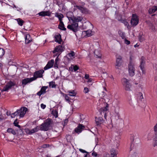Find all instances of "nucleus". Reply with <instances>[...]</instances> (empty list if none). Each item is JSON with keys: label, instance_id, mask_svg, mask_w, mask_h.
I'll list each match as a JSON object with an SVG mask.
<instances>
[{"label": "nucleus", "instance_id": "22", "mask_svg": "<svg viewBox=\"0 0 157 157\" xmlns=\"http://www.w3.org/2000/svg\"><path fill=\"white\" fill-rule=\"evenodd\" d=\"M59 29L63 30H65L66 29L64 27V24L62 21H60V24L58 27Z\"/></svg>", "mask_w": 157, "mask_h": 157}, {"label": "nucleus", "instance_id": "15", "mask_svg": "<svg viewBox=\"0 0 157 157\" xmlns=\"http://www.w3.org/2000/svg\"><path fill=\"white\" fill-rule=\"evenodd\" d=\"M44 72V71L43 70H41L35 72L34 73V76L37 78H41L43 76L42 74Z\"/></svg>", "mask_w": 157, "mask_h": 157}, {"label": "nucleus", "instance_id": "28", "mask_svg": "<svg viewBox=\"0 0 157 157\" xmlns=\"http://www.w3.org/2000/svg\"><path fill=\"white\" fill-rule=\"evenodd\" d=\"M52 114L56 118L58 117V112L56 109H53L52 111Z\"/></svg>", "mask_w": 157, "mask_h": 157}, {"label": "nucleus", "instance_id": "25", "mask_svg": "<svg viewBox=\"0 0 157 157\" xmlns=\"http://www.w3.org/2000/svg\"><path fill=\"white\" fill-rule=\"evenodd\" d=\"M29 82V78H25L22 81V84L23 86Z\"/></svg>", "mask_w": 157, "mask_h": 157}, {"label": "nucleus", "instance_id": "19", "mask_svg": "<svg viewBox=\"0 0 157 157\" xmlns=\"http://www.w3.org/2000/svg\"><path fill=\"white\" fill-rule=\"evenodd\" d=\"M55 41L60 44L62 41L61 36L60 34L56 35L55 36Z\"/></svg>", "mask_w": 157, "mask_h": 157}, {"label": "nucleus", "instance_id": "26", "mask_svg": "<svg viewBox=\"0 0 157 157\" xmlns=\"http://www.w3.org/2000/svg\"><path fill=\"white\" fill-rule=\"evenodd\" d=\"M157 10H156V7H155L154 6L150 8L148 11L150 14H152L155 12Z\"/></svg>", "mask_w": 157, "mask_h": 157}, {"label": "nucleus", "instance_id": "54", "mask_svg": "<svg viewBox=\"0 0 157 157\" xmlns=\"http://www.w3.org/2000/svg\"><path fill=\"white\" fill-rule=\"evenodd\" d=\"M25 131L27 133L29 134V129L27 128L25 129Z\"/></svg>", "mask_w": 157, "mask_h": 157}, {"label": "nucleus", "instance_id": "23", "mask_svg": "<svg viewBox=\"0 0 157 157\" xmlns=\"http://www.w3.org/2000/svg\"><path fill=\"white\" fill-rule=\"evenodd\" d=\"M55 16L59 18V21H62V18L63 17V15L62 14L59 13H55Z\"/></svg>", "mask_w": 157, "mask_h": 157}, {"label": "nucleus", "instance_id": "56", "mask_svg": "<svg viewBox=\"0 0 157 157\" xmlns=\"http://www.w3.org/2000/svg\"><path fill=\"white\" fill-rule=\"evenodd\" d=\"M154 140H156L157 141V132H155V137L154 139Z\"/></svg>", "mask_w": 157, "mask_h": 157}, {"label": "nucleus", "instance_id": "44", "mask_svg": "<svg viewBox=\"0 0 157 157\" xmlns=\"http://www.w3.org/2000/svg\"><path fill=\"white\" fill-rule=\"evenodd\" d=\"M113 127V124L112 122H111L110 124H109L108 125V128L110 129H111Z\"/></svg>", "mask_w": 157, "mask_h": 157}, {"label": "nucleus", "instance_id": "10", "mask_svg": "<svg viewBox=\"0 0 157 157\" xmlns=\"http://www.w3.org/2000/svg\"><path fill=\"white\" fill-rule=\"evenodd\" d=\"M139 21L138 17L135 14H133L131 21V25L133 26L136 25L138 23Z\"/></svg>", "mask_w": 157, "mask_h": 157}, {"label": "nucleus", "instance_id": "34", "mask_svg": "<svg viewBox=\"0 0 157 157\" xmlns=\"http://www.w3.org/2000/svg\"><path fill=\"white\" fill-rule=\"evenodd\" d=\"M7 131L8 132L12 133L13 135L16 134V132L15 131L11 128H8L7 130Z\"/></svg>", "mask_w": 157, "mask_h": 157}, {"label": "nucleus", "instance_id": "64", "mask_svg": "<svg viewBox=\"0 0 157 157\" xmlns=\"http://www.w3.org/2000/svg\"><path fill=\"white\" fill-rule=\"evenodd\" d=\"M57 57L56 58V59H55V62H56V63H57L58 60H59V58H58V57L59 56H57Z\"/></svg>", "mask_w": 157, "mask_h": 157}, {"label": "nucleus", "instance_id": "3", "mask_svg": "<svg viewBox=\"0 0 157 157\" xmlns=\"http://www.w3.org/2000/svg\"><path fill=\"white\" fill-rule=\"evenodd\" d=\"M28 109L25 107H22L20 109H17L14 113L11 115L12 118H14L15 117H19L20 118L23 117L26 114Z\"/></svg>", "mask_w": 157, "mask_h": 157}, {"label": "nucleus", "instance_id": "14", "mask_svg": "<svg viewBox=\"0 0 157 157\" xmlns=\"http://www.w3.org/2000/svg\"><path fill=\"white\" fill-rule=\"evenodd\" d=\"M48 88V86H43L40 90L37 93V95L40 96L42 94H45L46 93V90Z\"/></svg>", "mask_w": 157, "mask_h": 157}, {"label": "nucleus", "instance_id": "59", "mask_svg": "<svg viewBox=\"0 0 157 157\" xmlns=\"http://www.w3.org/2000/svg\"><path fill=\"white\" fill-rule=\"evenodd\" d=\"M155 142L154 143V144H153V145L154 147H155V146H156L157 145V141L155 140Z\"/></svg>", "mask_w": 157, "mask_h": 157}, {"label": "nucleus", "instance_id": "39", "mask_svg": "<svg viewBox=\"0 0 157 157\" xmlns=\"http://www.w3.org/2000/svg\"><path fill=\"white\" fill-rule=\"evenodd\" d=\"M89 90L87 87H85L84 88L83 92L85 93H87L89 92Z\"/></svg>", "mask_w": 157, "mask_h": 157}, {"label": "nucleus", "instance_id": "27", "mask_svg": "<svg viewBox=\"0 0 157 157\" xmlns=\"http://www.w3.org/2000/svg\"><path fill=\"white\" fill-rule=\"evenodd\" d=\"M117 153L114 149H112L111 150V157H116Z\"/></svg>", "mask_w": 157, "mask_h": 157}, {"label": "nucleus", "instance_id": "46", "mask_svg": "<svg viewBox=\"0 0 157 157\" xmlns=\"http://www.w3.org/2000/svg\"><path fill=\"white\" fill-rule=\"evenodd\" d=\"M105 101V100L102 98H101L99 100V102L100 103H101L102 102L104 103Z\"/></svg>", "mask_w": 157, "mask_h": 157}, {"label": "nucleus", "instance_id": "6", "mask_svg": "<svg viewBox=\"0 0 157 157\" xmlns=\"http://www.w3.org/2000/svg\"><path fill=\"white\" fill-rule=\"evenodd\" d=\"M73 5L74 10H75L77 9L83 14H88L90 13L89 10L86 8L77 5L75 3Z\"/></svg>", "mask_w": 157, "mask_h": 157}, {"label": "nucleus", "instance_id": "62", "mask_svg": "<svg viewBox=\"0 0 157 157\" xmlns=\"http://www.w3.org/2000/svg\"><path fill=\"white\" fill-rule=\"evenodd\" d=\"M137 156V153L136 152L134 153V154L132 155V157H136Z\"/></svg>", "mask_w": 157, "mask_h": 157}, {"label": "nucleus", "instance_id": "43", "mask_svg": "<svg viewBox=\"0 0 157 157\" xmlns=\"http://www.w3.org/2000/svg\"><path fill=\"white\" fill-rule=\"evenodd\" d=\"M79 151L82 153H88V152H87V151H86L85 150H83V149H79Z\"/></svg>", "mask_w": 157, "mask_h": 157}, {"label": "nucleus", "instance_id": "16", "mask_svg": "<svg viewBox=\"0 0 157 157\" xmlns=\"http://www.w3.org/2000/svg\"><path fill=\"white\" fill-rule=\"evenodd\" d=\"M122 57L121 56H119L117 58L116 64L115 67L117 69L118 68V67L121 66L122 63Z\"/></svg>", "mask_w": 157, "mask_h": 157}, {"label": "nucleus", "instance_id": "12", "mask_svg": "<svg viewBox=\"0 0 157 157\" xmlns=\"http://www.w3.org/2000/svg\"><path fill=\"white\" fill-rule=\"evenodd\" d=\"M106 105L105 107H103L100 109L99 111L100 113L102 114V113H107V112L109 110V105L107 103H106Z\"/></svg>", "mask_w": 157, "mask_h": 157}, {"label": "nucleus", "instance_id": "47", "mask_svg": "<svg viewBox=\"0 0 157 157\" xmlns=\"http://www.w3.org/2000/svg\"><path fill=\"white\" fill-rule=\"evenodd\" d=\"M125 43L127 44H129L130 43V42L129 41L127 40L125 38L124 39Z\"/></svg>", "mask_w": 157, "mask_h": 157}, {"label": "nucleus", "instance_id": "55", "mask_svg": "<svg viewBox=\"0 0 157 157\" xmlns=\"http://www.w3.org/2000/svg\"><path fill=\"white\" fill-rule=\"evenodd\" d=\"M122 22L125 25H128V22L126 21H123Z\"/></svg>", "mask_w": 157, "mask_h": 157}, {"label": "nucleus", "instance_id": "13", "mask_svg": "<svg viewBox=\"0 0 157 157\" xmlns=\"http://www.w3.org/2000/svg\"><path fill=\"white\" fill-rule=\"evenodd\" d=\"M54 61L53 59H52L49 61L46 66L44 67V69L45 70H48L52 67L54 65Z\"/></svg>", "mask_w": 157, "mask_h": 157}, {"label": "nucleus", "instance_id": "11", "mask_svg": "<svg viewBox=\"0 0 157 157\" xmlns=\"http://www.w3.org/2000/svg\"><path fill=\"white\" fill-rule=\"evenodd\" d=\"M85 126L82 124H79L75 128V131L77 133L79 134L81 133L82 131L84 129Z\"/></svg>", "mask_w": 157, "mask_h": 157}, {"label": "nucleus", "instance_id": "4", "mask_svg": "<svg viewBox=\"0 0 157 157\" xmlns=\"http://www.w3.org/2000/svg\"><path fill=\"white\" fill-rule=\"evenodd\" d=\"M130 61L128 65V69L129 75L131 76H133L135 75V63L132 61L131 58H130Z\"/></svg>", "mask_w": 157, "mask_h": 157}, {"label": "nucleus", "instance_id": "30", "mask_svg": "<svg viewBox=\"0 0 157 157\" xmlns=\"http://www.w3.org/2000/svg\"><path fill=\"white\" fill-rule=\"evenodd\" d=\"M69 95L71 96H75L76 94V93L74 90L68 91Z\"/></svg>", "mask_w": 157, "mask_h": 157}, {"label": "nucleus", "instance_id": "48", "mask_svg": "<svg viewBox=\"0 0 157 157\" xmlns=\"http://www.w3.org/2000/svg\"><path fill=\"white\" fill-rule=\"evenodd\" d=\"M48 147H49V145L48 144H44L41 146V147L44 148H46Z\"/></svg>", "mask_w": 157, "mask_h": 157}, {"label": "nucleus", "instance_id": "45", "mask_svg": "<svg viewBox=\"0 0 157 157\" xmlns=\"http://www.w3.org/2000/svg\"><path fill=\"white\" fill-rule=\"evenodd\" d=\"M37 78L34 75V77L32 78H30V82L35 80Z\"/></svg>", "mask_w": 157, "mask_h": 157}, {"label": "nucleus", "instance_id": "52", "mask_svg": "<svg viewBox=\"0 0 157 157\" xmlns=\"http://www.w3.org/2000/svg\"><path fill=\"white\" fill-rule=\"evenodd\" d=\"M133 144H132V143L130 145V151H131L133 149Z\"/></svg>", "mask_w": 157, "mask_h": 157}, {"label": "nucleus", "instance_id": "63", "mask_svg": "<svg viewBox=\"0 0 157 157\" xmlns=\"http://www.w3.org/2000/svg\"><path fill=\"white\" fill-rule=\"evenodd\" d=\"M13 124L15 126V125H16V124H18V122H17V120L14 121Z\"/></svg>", "mask_w": 157, "mask_h": 157}, {"label": "nucleus", "instance_id": "51", "mask_svg": "<svg viewBox=\"0 0 157 157\" xmlns=\"http://www.w3.org/2000/svg\"><path fill=\"white\" fill-rule=\"evenodd\" d=\"M54 67L55 68H58V64H57V63L55 62Z\"/></svg>", "mask_w": 157, "mask_h": 157}, {"label": "nucleus", "instance_id": "37", "mask_svg": "<svg viewBox=\"0 0 157 157\" xmlns=\"http://www.w3.org/2000/svg\"><path fill=\"white\" fill-rule=\"evenodd\" d=\"M137 95L138 97L139 98V99L141 100L144 99L143 94L141 92H139L137 94Z\"/></svg>", "mask_w": 157, "mask_h": 157}, {"label": "nucleus", "instance_id": "2", "mask_svg": "<svg viewBox=\"0 0 157 157\" xmlns=\"http://www.w3.org/2000/svg\"><path fill=\"white\" fill-rule=\"evenodd\" d=\"M53 124L52 119L48 118L40 126V129L42 131H47L51 127Z\"/></svg>", "mask_w": 157, "mask_h": 157}, {"label": "nucleus", "instance_id": "18", "mask_svg": "<svg viewBox=\"0 0 157 157\" xmlns=\"http://www.w3.org/2000/svg\"><path fill=\"white\" fill-rule=\"evenodd\" d=\"M40 16H49L51 14V12L49 11H42L38 14Z\"/></svg>", "mask_w": 157, "mask_h": 157}, {"label": "nucleus", "instance_id": "17", "mask_svg": "<svg viewBox=\"0 0 157 157\" xmlns=\"http://www.w3.org/2000/svg\"><path fill=\"white\" fill-rule=\"evenodd\" d=\"M95 119L96 123L97 125H100L104 121V120L101 117H99L97 118V117H95Z\"/></svg>", "mask_w": 157, "mask_h": 157}, {"label": "nucleus", "instance_id": "57", "mask_svg": "<svg viewBox=\"0 0 157 157\" xmlns=\"http://www.w3.org/2000/svg\"><path fill=\"white\" fill-rule=\"evenodd\" d=\"M139 86L140 87V89H141V90H139L140 91H142V90H143V88L142 87V86L141 84H139Z\"/></svg>", "mask_w": 157, "mask_h": 157}, {"label": "nucleus", "instance_id": "49", "mask_svg": "<svg viewBox=\"0 0 157 157\" xmlns=\"http://www.w3.org/2000/svg\"><path fill=\"white\" fill-rule=\"evenodd\" d=\"M40 106L41 108H42L43 109H44L46 107V105L43 103L41 104Z\"/></svg>", "mask_w": 157, "mask_h": 157}, {"label": "nucleus", "instance_id": "33", "mask_svg": "<svg viewBox=\"0 0 157 157\" xmlns=\"http://www.w3.org/2000/svg\"><path fill=\"white\" fill-rule=\"evenodd\" d=\"M5 53L4 50L0 48V58H2L4 55Z\"/></svg>", "mask_w": 157, "mask_h": 157}, {"label": "nucleus", "instance_id": "5", "mask_svg": "<svg viewBox=\"0 0 157 157\" xmlns=\"http://www.w3.org/2000/svg\"><path fill=\"white\" fill-rule=\"evenodd\" d=\"M64 46L63 45H60L56 46L53 51V53L54 54V56H59L61 53L64 50Z\"/></svg>", "mask_w": 157, "mask_h": 157}, {"label": "nucleus", "instance_id": "29", "mask_svg": "<svg viewBox=\"0 0 157 157\" xmlns=\"http://www.w3.org/2000/svg\"><path fill=\"white\" fill-rule=\"evenodd\" d=\"M118 33L122 39H124L125 38V33L121 31H119Z\"/></svg>", "mask_w": 157, "mask_h": 157}, {"label": "nucleus", "instance_id": "38", "mask_svg": "<svg viewBox=\"0 0 157 157\" xmlns=\"http://www.w3.org/2000/svg\"><path fill=\"white\" fill-rule=\"evenodd\" d=\"M38 130V128L37 127L33 129L31 131H30V133H33L37 132Z\"/></svg>", "mask_w": 157, "mask_h": 157}, {"label": "nucleus", "instance_id": "1", "mask_svg": "<svg viewBox=\"0 0 157 157\" xmlns=\"http://www.w3.org/2000/svg\"><path fill=\"white\" fill-rule=\"evenodd\" d=\"M82 20L83 17L82 16H73L71 20L73 23L71 25H67V29L75 33L78 30V23L81 22Z\"/></svg>", "mask_w": 157, "mask_h": 157}, {"label": "nucleus", "instance_id": "40", "mask_svg": "<svg viewBox=\"0 0 157 157\" xmlns=\"http://www.w3.org/2000/svg\"><path fill=\"white\" fill-rule=\"evenodd\" d=\"M92 155L94 157H99V155L97 154V152H95L94 151L92 153Z\"/></svg>", "mask_w": 157, "mask_h": 157}, {"label": "nucleus", "instance_id": "20", "mask_svg": "<svg viewBox=\"0 0 157 157\" xmlns=\"http://www.w3.org/2000/svg\"><path fill=\"white\" fill-rule=\"evenodd\" d=\"M73 16V13L71 11L68 12L66 14V16L69 21H71Z\"/></svg>", "mask_w": 157, "mask_h": 157}, {"label": "nucleus", "instance_id": "53", "mask_svg": "<svg viewBox=\"0 0 157 157\" xmlns=\"http://www.w3.org/2000/svg\"><path fill=\"white\" fill-rule=\"evenodd\" d=\"M85 78L86 79H89V75L88 74H86L85 76Z\"/></svg>", "mask_w": 157, "mask_h": 157}, {"label": "nucleus", "instance_id": "31", "mask_svg": "<svg viewBox=\"0 0 157 157\" xmlns=\"http://www.w3.org/2000/svg\"><path fill=\"white\" fill-rule=\"evenodd\" d=\"M29 35H25V43L26 44H28L29 43Z\"/></svg>", "mask_w": 157, "mask_h": 157}, {"label": "nucleus", "instance_id": "36", "mask_svg": "<svg viewBox=\"0 0 157 157\" xmlns=\"http://www.w3.org/2000/svg\"><path fill=\"white\" fill-rule=\"evenodd\" d=\"M68 56L71 58L72 57H74L75 56V53L73 51H71V52L68 54Z\"/></svg>", "mask_w": 157, "mask_h": 157}, {"label": "nucleus", "instance_id": "50", "mask_svg": "<svg viewBox=\"0 0 157 157\" xmlns=\"http://www.w3.org/2000/svg\"><path fill=\"white\" fill-rule=\"evenodd\" d=\"M154 130L155 132H157V123L154 126Z\"/></svg>", "mask_w": 157, "mask_h": 157}, {"label": "nucleus", "instance_id": "9", "mask_svg": "<svg viewBox=\"0 0 157 157\" xmlns=\"http://www.w3.org/2000/svg\"><path fill=\"white\" fill-rule=\"evenodd\" d=\"M145 59L143 57H141L140 59V69L142 71L143 74H145L146 73V71L144 68V66L145 64Z\"/></svg>", "mask_w": 157, "mask_h": 157}, {"label": "nucleus", "instance_id": "8", "mask_svg": "<svg viewBox=\"0 0 157 157\" xmlns=\"http://www.w3.org/2000/svg\"><path fill=\"white\" fill-rule=\"evenodd\" d=\"M16 85V82L14 81H10L7 82L6 86L4 87L2 91H8L11 89L12 87Z\"/></svg>", "mask_w": 157, "mask_h": 157}, {"label": "nucleus", "instance_id": "41", "mask_svg": "<svg viewBox=\"0 0 157 157\" xmlns=\"http://www.w3.org/2000/svg\"><path fill=\"white\" fill-rule=\"evenodd\" d=\"M73 67L74 71H76L78 69V67L76 65L73 66Z\"/></svg>", "mask_w": 157, "mask_h": 157}, {"label": "nucleus", "instance_id": "35", "mask_svg": "<svg viewBox=\"0 0 157 157\" xmlns=\"http://www.w3.org/2000/svg\"><path fill=\"white\" fill-rule=\"evenodd\" d=\"M18 22V24L20 26H22L23 25V21L20 18H18L16 19Z\"/></svg>", "mask_w": 157, "mask_h": 157}, {"label": "nucleus", "instance_id": "24", "mask_svg": "<svg viewBox=\"0 0 157 157\" xmlns=\"http://www.w3.org/2000/svg\"><path fill=\"white\" fill-rule=\"evenodd\" d=\"M56 86L54 81H51L49 82V86L50 88H56Z\"/></svg>", "mask_w": 157, "mask_h": 157}, {"label": "nucleus", "instance_id": "21", "mask_svg": "<svg viewBox=\"0 0 157 157\" xmlns=\"http://www.w3.org/2000/svg\"><path fill=\"white\" fill-rule=\"evenodd\" d=\"M83 34H86V36L87 37L90 36L92 35V31L90 30H88L82 32Z\"/></svg>", "mask_w": 157, "mask_h": 157}, {"label": "nucleus", "instance_id": "58", "mask_svg": "<svg viewBox=\"0 0 157 157\" xmlns=\"http://www.w3.org/2000/svg\"><path fill=\"white\" fill-rule=\"evenodd\" d=\"M88 79V81L87 82H91L92 81V79L91 78H89V79Z\"/></svg>", "mask_w": 157, "mask_h": 157}, {"label": "nucleus", "instance_id": "7", "mask_svg": "<svg viewBox=\"0 0 157 157\" xmlns=\"http://www.w3.org/2000/svg\"><path fill=\"white\" fill-rule=\"evenodd\" d=\"M121 82L124 89L127 91H130L131 85L129 80L126 78H124L122 79Z\"/></svg>", "mask_w": 157, "mask_h": 157}, {"label": "nucleus", "instance_id": "61", "mask_svg": "<svg viewBox=\"0 0 157 157\" xmlns=\"http://www.w3.org/2000/svg\"><path fill=\"white\" fill-rule=\"evenodd\" d=\"M139 39L140 42L144 40L143 38H142V36H140L139 38Z\"/></svg>", "mask_w": 157, "mask_h": 157}, {"label": "nucleus", "instance_id": "60", "mask_svg": "<svg viewBox=\"0 0 157 157\" xmlns=\"http://www.w3.org/2000/svg\"><path fill=\"white\" fill-rule=\"evenodd\" d=\"M58 0H54L53 1V3L57 5V4H58Z\"/></svg>", "mask_w": 157, "mask_h": 157}, {"label": "nucleus", "instance_id": "32", "mask_svg": "<svg viewBox=\"0 0 157 157\" xmlns=\"http://www.w3.org/2000/svg\"><path fill=\"white\" fill-rule=\"evenodd\" d=\"M98 51H95L94 52V54L96 57L100 58L101 57V55L100 53L98 54Z\"/></svg>", "mask_w": 157, "mask_h": 157}, {"label": "nucleus", "instance_id": "42", "mask_svg": "<svg viewBox=\"0 0 157 157\" xmlns=\"http://www.w3.org/2000/svg\"><path fill=\"white\" fill-rule=\"evenodd\" d=\"M65 100L67 102H69L70 101L69 99V97L67 95H65Z\"/></svg>", "mask_w": 157, "mask_h": 157}]
</instances>
